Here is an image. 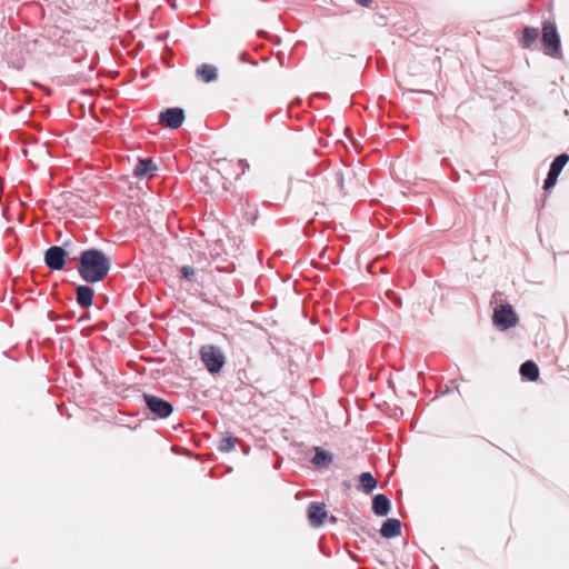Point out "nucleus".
Instances as JSON below:
<instances>
[{
  "label": "nucleus",
  "instance_id": "nucleus-19",
  "mask_svg": "<svg viewBox=\"0 0 569 569\" xmlns=\"http://www.w3.org/2000/svg\"><path fill=\"white\" fill-rule=\"evenodd\" d=\"M234 443H236V439H233V438H231V437L223 438V439L220 441L219 449H220L221 451L229 452V451L233 450V448H234Z\"/></svg>",
  "mask_w": 569,
  "mask_h": 569
},
{
  "label": "nucleus",
  "instance_id": "nucleus-23",
  "mask_svg": "<svg viewBox=\"0 0 569 569\" xmlns=\"http://www.w3.org/2000/svg\"><path fill=\"white\" fill-rule=\"evenodd\" d=\"M171 450H172L173 452H178V446H177V445H173V446L171 447Z\"/></svg>",
  "mask_w": 569,
  "mask_h": 569
},
{
  "label": "nucleus",
  "instance_id": "nucleus-8",
  "mask_svg": "<svg viewBox=\"0 0 569 569\" xmlns=\"http://www.w3.org/2000/svg\"><path fill=\"white\" fill-rule=\"evenodd\" d=\"M93 296H94L93 289L87 284H80L76 289V300H77V303L82 309H88L89 307L92 306Z\"/></svg>",
  "mask_w": 569,
  "mask_h": 569
},
{
  "label": "nucleus",
  "instance_id": "nucleus-14",
  "mask_svg": "<svg viewBox=\"0 0 569 569\" xmlns=\"http://www.w3.org/2000/svg\"><path fill=\"white\" fill-rule=\"evenodd\" d=\"M198 77L203 80L204 82H210L218 77L217 68L211 64H202L197 70Z\"/></svg>",
  "mask_w": 569,
  "mask_h": 569
},
{
  "label": "nucleus",
  "instance_id": "nucleus-16",
  "mask_svg": "<svg viewBox=\"0 0 569 569\" xmlns=\"http://www.w3.org/2000/svg\"><path fill=\"white\" fill-rule=\"evenodd\" d=\"M360 487L359 489L366 493L371 492L377 487V480L370 472H363L360 475Z\"/></svg>",
  "mask_w": 569,
  "mask_h": 569
},
{
  "label": "nucleus",
  "instance_id": "nucleus-9",
  "mask_svg": "<svg viewBox=\"0 0 569 569\" xmlns=\"http://www.w3.org/2000/svg\"><path fill=\"white\" fill-rule=\"evenodd\" d=\"M156 166L151 159H139L133 168V176L138 179H142L151 176Z\"/></svg>",
  "mask_w": 569,
  "mask_h": 569
},
{
  "label": "nucleus",
  "instance_id": "nucleus-7",
  "mask_svg": "<svg viewBox=\"0 0 569 569\" xmlns=\"http://www.w3.org/2000/svg\"><path fill=\"white\" fill-rule=\"evenodd\" d=\"M569 160V157L565 153L558 156L553 162L551 163V167H550V170H549V173H548V177L545 181V186L543 188L546 190L552 188L556 182H557V178L558 176L560 174L562 168L566 166V163L568 162Z\"/></svg>",
  "mask_w": 569,
  "mask_h": 569
},
{
  "label": "nucleus",
  "instance_id": "nucleus-4",
  "mask_svg": "<svg viewBox=\"0 0 569 569\" xmlns=\"http://www.w3.org/2000/svg\"><path fill=\"white\" fill-rule=\"evenodd\" d=\"M147 408L158 418H167L173 412V406L154 395H143Z\"/></svg>",
  "mask_w": 569,
  "mask_h": 569
},
{
  "label": "nucleus",
  "instance_id": "nucleus-11",
  "mask_svg": "<svg viewBox=\"0 0 569 569\" xmlns=\"http://www.w3.org/2000/svg\"><path fill=\"white\" fill-rule=\"evenodd\" d=\"M159 123L170 129H178V107L162 111L159 114Z\"/></svg>",
  "mask_w": 569,
  "mask_h": 569
},
{
  "label": "nucleus",
  "instance_id": "nucleus-15",
  "mask_svg": "<svg viewBox=\"0 0 569 569\" xmlns=\"http://www.w3.org/2000/svg\"><path fill=\"white\" fill-rule=\"evenodd\" d=\"M520 373L528 380L536 381L539 376V369L533 361H526L520 368Z\"/></svg>",
  "mask_w": 569,
  "mask_h": 569
},
{
  "label": "nucleus",
  "instance_id": "nucleus-17",
  "mask_svg": "<svg viewBox=\"0 0 569 569\" xmlns=\"http://www.w3.org/2000/svg\"><path fill=\"white\" fill-rule=\"evenodd\" d=\"M332 461V457L329 452L321 450L319 448L316 449V455L312 459V463L317 467H328Z\"/></svg>",
  "mask_w": 569,
  "mask_h": 569
},
{
  "label": "nucleus",
  "instance_id": "nucleus-5",
  "mask_svg": "<svg viewBox=\"0 0 569 569\" xmlns=\"http://www.w3.org/2000/svg\"><path fill=\"white\" fill-rule=\"evenodd\" d=\"M201 358L210 372L220 371L224 363V357L222 352L212 346L202 348Z\"/></svg>",
  "mask_w": 569,
  "mask_h": 569
},
{
  "label": "nucleus",
  "instance_id": "nucleus-2",
  "mask_svg": "<svg viewBox=\"0 0 569 569\" xmlns=\"http://www.w3.org/2000/svg\"><path fill=\"white\" fill-rule=\"evenodd\" d=\"M492 321L498 329L507 330L515 327L519 318L511 305L501 303L495 307Z\"/></svg>",
  "mask_w": 569,
  "mask_h": 569
},
{
  "label": "nucleus",
  "instance_id": "nucleus-6",
  "mask_svg": "<svg viewBox=\"0 0 569 569\" xmlns=\"http://www.w3.org/2000/svg\"><path fill=\"white\" fill-rule=\"evenodd\" d=\"M66 250L60 246L50 247L44 253L46 266L51 270H62L66 266Z\"/></svg>",
  "mask_w": 569,
  "mask_h": 569
},
{
  "label": "nucleus",
  "instance_id": "nucleus-20",
  "mask_svg": "<svg viewBox=\"0 0 569 569\" xmlns=\"http://www.w3.org/2000/svg\"><path fill=\"white\" fill-rule=\"evenodd\" d=\"M182 271H183V276H184L186 278H190L191 276H193V274H194L193 269H192V268H190V267H184Z\"/></svg>",
  "mask_w": 569,
  "mask_h": 569
},
{
  "label": "nucleus",
  "instance_id": "nucleus-21",
  "mask_svg": "<svg viewBox=\"0 0 569 569\" xmlns=\"http://www.w3.org/2000/svg\"><path fill=\"white\" fill-rule=\"evenodd\" d=\"M359 4L367 7L370 4L371 0H356Z\"/></svg>",
  "mask_w": 569,
  "mask_h": 569
},
{
  "label": "nucleus",
  "instance_id": "nucleus-18",
  "mask_svg": "<svg viewBox=\"0 0 569 569\" xmlns=\"http://www.w3.org/2000/svg\"><path fill=\"white\" fill-rule=\"evenodd\" d=\"M538 30L536 28H526L523 30V36L521 39L522 47L530 48L531 44L537 40L538 38Z\"/></svg>",
  "mask_w": 569,
  "mask_h": 569
},
{
  "label": "nucleus",
  "instance_id": "nucleus-13",
  "mask_svg": "<svg viewBox=\"0 0 569 569\" xmlns=\"http://www.w3.org/2000/svg\"><path fill=\"white\" fill-rule=\"evenodd\" d=\"M380 532L386 538L397 537L401 532V523L398 519H388L382 525Z\"/></svg>",
  "mask_w": 569,
  "mask_h": 569
},
{
  "label": "nucleus",
  "instance_id": "nucleus-12",
  "mask_svg": "<svg viewBox=\"0 0 569 569\" xmlns=\"http://www.w3.org/2000/svg\"><path fill=\"white\" fill-rule=\"evenodd\" d=\"M391 502L385 495H377L372 501V509L377 516H387L390 511Z\"/></svg>",
  "mask_w": 569,
  "mask_h": 569
},
{
  "label": "nucleus",
  "instance_id": "nucleus-22",
  "mask_svg": "<svg viewBox=\"0 0 569 569\" xmlns=\"http://www.w3.org/2000/svg\"><path fill=\"white\" fill-rule=\"evenodd\" d=\"M179 114H180V124H181V123H182V121H183V118H184V117H183V111H182L181 109H180V111H179Z\"/></svg>",
  "mask_w": 569,
  "mask_h": 569
},
{
  "label": "nucleus",
  "instance_id": "nucleus-3",
  "mask_svg": "<svg viewBox=\"0 0 569 569\" xmlns=\"http://www.w3.org/2000/svg\"><path fill=\"white\" fill-rule=\"evenodd\" d=\"M542 41L545 44V52L549 56L557 57L560 49V39L556 26L553 23H543Z\"/></svg>",
  "mask_w": 569,
  "mask_h": 569
},
{
  "label": "nucleus",
  "instance_id": "nucleus-10",
  "mask_svg": "<svg viewBox=\"0 0 569 569\" xmlns=\"http://www.w3.org/2000/svg\"><path fill=\"white\" fill-rule=\"evenodd\" d=\"M327 517V511L323 505L312 503L308 510V519L313 527H319L323 519Z\"/></svg>",
  "mask_w": 569,
  "mask_h": 569
},
{
  "label": "nucleus",
  "instance_id": "nucleus-1",
  "mask_svg": "<svg viewBox=\"0 0 569 569\" xmlns=\"http://www.w3.org/2000/svg\"><path fill=\"white\" fill-rule=\"evenodd\" d=\"M110 268L111 259L100 249H87L79 256L78 273L87 283L104 280Z\"/></svg>",
  "mask_w": 569,
  "mask_h": 569
}]
</instances>
